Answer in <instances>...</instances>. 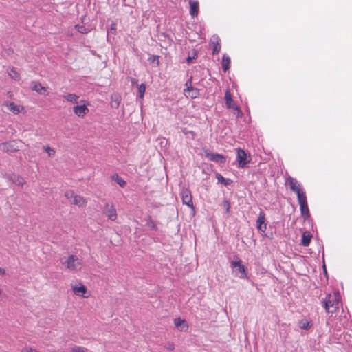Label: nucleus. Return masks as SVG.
<instances>
[{"instance_id": "obj_37", "label": "nucleus", "mask_w": 352, "mask_h": 352, "mask_svg": "<svg viewBox=\"0 0 352 352\" xmlns=\"http://www.w3.org/2000/svg\"><path fill=\"white\" fill-rule=\"evenodd\" d=\"M149 60L152 63H156L157 65H159V56H152L149 58Z\"/></svg>"}, {"instance_id": "obj_19", "label": "nucleus", "mask_w": 352, "mask_h": 352, "mask_svg": "<svg viewBox=\"0 0 352 352\" xmlns=\"http://www.w3.org/2000/svg\"><path fill=\"white\" fill-rule=\"evenodd\" d=\"M72 203L75 205H77L80 207L85 206L86 205L85 199L82 197L77 195H76V196L74 198V200H72Z\"/></svg>"}, {"instance_id": "obj_29", "label": "nucleus", "mask_w": 352, "mask_h": 352, "mask_svg": "<svg viewBox=\"0 0 352 352\" xmlns=\"http://www.w3.org/2000/svg\"><path fill=\"white\" fill-rule=\"evenodd\" d=\"M299 327L302 329L307 330L311 327V324L307 320H302L300 322Z\"/></svg>"}, {"instance_id": "obj_27", "label": "nucleus", "mask_w": 352, "mask_h": 352, "mask_svg": "<svg viewBox=\"0 0 352 352\" xmlns=\"http://www.w3.org/2000/svg\"><path fill=\"white\" fill-rule=\"evenodd\" d=\"M146 91V85L144 83H142L141 85H138V93L139 96L138 98L141 100H143L144 96Z\"/></svg>"}, {"instance_id": "obj_3", "label": "nucleus", "mask_w": 352, "mask_h": 352, "mask_svg": "<svg viewBox=\"0 0 352 352\" xmlns=\"http://www.w3.org/2000/svg\"><path fill=\"white\" fill-rule=\"evenodd\" d=\"M61 264L69 271H78L82 266V260L76 255H69L67 258H61Z\"/></svg>"}, {"instance_id": "obj_14", "label": "nucleus", "mask_w": 352, "mask_h": 352, "mask_svg": "<svg viewBox=\"0 0 352 352\" xmlns=\"http://www.w3.org/2000/svg\"><path fill=\"white\" fill-rule=\"evenodd\" d=\"M190 14L192 18L197 16L199 12V2L197 0H189Z\"/></svg>"}, {"instance_id": "obj_11", "label": "nucleus", "mask_w": 352, "mask_h": 352, "mask_svg": "<svg viewBox=\"0 0 352 352\" xmlns=\"http://www.w3.org/2000/svg\"><path fill=\"white\" fill-rule=\"evenodd\" d=\"M236 160L239 163V168H244L250 161L247 160L246 153L241 148L237 149L236 152Z\"/></svg>"}, {"instance_id": "obj_35", "label": "nucleus", "mask_w": 352, "mask_h": 352, "mask_svg": "<svg viewBox=\"0 0 352 352\" xmlns=\"http://www.w3.org/2000/svg\"><path fill=\"white\" fill-rule=\"evenodd\" d=\"M86 349L80 346H74L72 349V352H85Z\"/></svg>"}, {"instance_id": "obj_13", "label": "nucleus", "mask_w": 352, "mask_h": 352, "mask_svg": "<svg viewBox=\"0 0 352 352\" xmlns=\"http://www.w3.org/2000/svg\"><path fill=\"white\" fill-rule=\"evenodd\" d=\"M74 112L77 116L83 118L89 112V109L85 104L77 105L74 107Z\"/></svg>"}, {"instance_id": "obj_4", "label": "nucleus", "mask_w": 352, "mask_h": 352, "mask_svg": "<svg viewBox=\"0 0 352 352\" xmlns=\"http://www.w3.org/2000/svg\"><path fill=\"white\" fill-rule=\"evenodd\" d=\"M21 141L12 140L0 144V150L7 153H14L19 150Z\"/></svg>"}, {"instance_id": "obj_32", "label": "nucleus", "mask_w": 352, "mask_h": 352, "mask_svg": "<svg viewBox=\"0 0 352 352\" xmlns=\"http://www.w3.org/2000/svg\"><path fill=\"white\" fill-rule=\"evenodd\" d=\"M9 76L15 80H18L20 78L19 73L14 69H12L10 72H9Z\"/></svg>"}, {"instance_id": "obj_42", "label": "nucleus", "mask_w": 352, "mask_h": 352, "mask_svg": "<svg viewBox=\"0 0 352 352\" xmlns=\"http://www.w3.org/2000/svg\"><path fill=\"white\" fill-rule=\"evenodd\" d=\"M324 270L325 273H327L325 267H324Z\"/></svg>"}, {"instance_id": "obj_39", "label": "nucleus", "mask_w": 352, "mask_h": 352, "mask_svg": "<svg viewBox=\"0 0 352 352\" xmlns=\"http://www.w3.org/2000/svg\"><path fill=\"white\" fill-rule=\"evenodd\" d=\"M166 348L168 350H173L175 349L174 344L168 342L166 344Z\"/></svg>"}, {"instance_id": "obj_10", "label": "nucleus", "mask_w": 352, "mask_h": 352, "mask_svg": "<svg viewBox=\"0 0 352 352\" xmlns=\"http://www.w3.org/2000/svg\"><path fill=\"white\" fill-rule=\"evenodd\" d=\"M104 213L111 221L117 219V212L114 206L112 204L107 203L104 208Z\"/></svg>"}, {"instance_id": "obj_17", "label": "nucleus", "mask_w": 352, "mask_h": 352, "mask_svg": "<svg viewBox=\"0 0 352 352\" xmlns=\"http://www.w3.org/2000/svg\"><path fill=\"white\" fill-rule=\"evenodd\" d=\"M174 324L177 327H179L181 331H187L188 329V325L185 321V320L182 319L181 318H177L174 320Z\"/></svg>"}, {"instance_id": "obj_7", "label": "nucleus", "mask_w": 352, "mask_h": 352, "mask_svg": "<svg viewBox=\"0 0 352 352\" xmlns=\"http://www.w3.org/2000/svg\"><path fill=\"white\" fill-rule=\"evenodd\" d=\"M204 156L210 161L214 162L218 164H224L226 159L224 155L219 153H212L208 149L203 148Z\"/></svg>"}, {"instance_id": "obj_25", "label": "nucleus", "mask_w": 352, "mask_h": 352, "mask_svg": "<svg viewBox=\"0 0 352 352\" xmlns=\"http://www.w3.org/2000/svg\"><path fill=\"white\" fill-rule=\"evenodd\" d=\"M73 291L74 294L80 296H83V294L86 292L87 289L84 285H80V287H74Z\"/></svg>"}, {"instance_id": "obj_18", "label": "nucleus", "mask_w": 352, "mask_h": 352, "mask_svg": "<svg viewBox=\"0 0 352 352\" xmlns=\"http://www.w3.org/2000/svg\"><path fill=\"white\" fill-rule=\"evenodd\" d=\"M230 58L227 54H223L222 58V69L226 72L230 68Z\"/></svg>"}, {"instance_id": "obj_40", "label": "nucleus", "mask_w": 352, "mask_h": 352, "mask_svg": "<svg viewBox=\"0 0 352 352\" xmlns=\"http://www.w3.org/2000/svg\"><path fill=\"white\" fill-rule=\"evenodd\" d=\"M6 270L3 268L0 267V274H5Z\"/></svg>"}, {"instance_id": "obj_38", "label": "nucleus", "mask_w": 352, "mask_h": 352, "mask_svg": "<svg viewBox=\"0 0 352 352\" xmlns=\"http://www.w3.org/2000/svg\"><path fill=\"white\" fill-rule=\"evenodd\" d=\"M193 54H193V56H189L186 58V63H187L188 64L191 63V62H192V59H195V58H197V53H196L195 52Z\"/></svg>"}, {"instance_id": "obj_23", "label": "nucleus", "mask_w": 352, "mask_h": 352, "mask_svg": "<svg viewBox=\"0 0 352 352\" xmlns=\"http://www.w3.org/2000/svg\"><path fill=\"white\" fill-rule=\"evenodd\" d=\"M311 239V236L309 234L304 232L302 235L301 244L305 247H307L310 243Z\"/></svg>"}, {"instance_id": "obj_12", "label": "nucleus", "mask_w": 352, "mask_h": 352, "mask_svg": "<svg viewBox=\"0 0 352 352\" xmlns=\"http://www.w3.org/2000/svg\"><path fill=\"white\" fill-rule=\"evenodd\" d=\"M210 46L212 50V54H217L221 50V39L217 35H213L210 41Z\"/></svg>"}, {"instance_id": "obj_2", "label": "nucleus", "mask_w": 352, "mask_h": 352, "mask_svg": "<svg viewBox=\"0 0 352 352\" xmlns=\"http://www.w3.org/2000/svg\"><path fill=\"white\" fill-rule=\"evenodd\" d=\"M340 295L338 292L327 294L322 300V304L327 313L333 314L337 311L339 307Z\"/></svg>"}, {"instance_id": "obj_28", "label": "nucleus", "mask_w": 352, "mask_h": 352, "mask_svg": "<svg viewBox=\"0 0 352 352\" xmlns=\"http://www.w3.org/2000/svg\"><path fill=\"white\" fill-rule=\"evenodd\" d=\"M120 99L118 96H115L114 98L112 97L111 102V104L112 107H113L115 109H118L120 106Z\"/></svg>"}, {"instance_id": "obj_8", "label": "nucleus", "mask_w": 352, "mask_h": 352, "mask_svg": "<svg viewBox=\"0 0 352 352\" xmlns=\"http://www.w3.org/2000/svg\"><path fill=\"white\" fill-rule=\"evenodd\" d=\"M180 196L182 200L183 204H185L190 207V208L194 210V205L192 202V197L191 195V192L188 188H183L181 192Z\"/></svg>"}, {"instance_id": "obj_30", "label": "nucleus", "mask_w": 352, "mask_h": 352, "mask_svg": "<svg viewBox=\"0 0 352 352\" xmlns=\"http://www.w3.org/2000/svg\"><path fill=\"white\" fill-rule=\"evenodd\" d=\"M192 76L185 83V87L186 88L184 89V92H188L190 90H191L192 88H194L192 86Z\"/></svg>"}, {"instance_id": "obj_21", "label": "nucleus", "mask_w": 352, "mask_h": 352, "mask_svg": "<svg viewBox=\"0 0 352 352\" xmlns=\"http://www.w3.org/2000/svg\"><path fill=\"white\" fill-rule=\"evenodd\" d=\"M216 178L218 180V182L223 184L226 186L230 185L232 183L231 179L224 178L220 173L216 174Z\"/></svg>"}, {"instance_id": "obj_34", "label": "nucleus", "mask_w": 352, "mask_h": 352, "mask_svg": "<svg viewBox=\"0 0 352 352\" xmlns=\"http://www.w3.org/2000/svg\"><path fill=\"white\" fill-rule=\"evenodd\" d=\"M78 32L82 34L87 33V28L84 25H77L75 26Z\"/></svg>"}, {"instance_id": "obj_36", "label": "nucleus", "mask_w": 352, "mask_h": 352, "mask_svg": "<svg viewBox=\"0 0 352 352\" xmlns=\"http://www.w3.org/2000/svg\"><path fill=\"white\" fill-rule=\"evenodd\" d=\"M223 207L226 208V212H230V203L228 200H224L223 202Z\"/></svg>"}, {"instance_id": "obj_5", "label": "nucleus", "mask_w": 352, "mask_h": 352, "mask_svg": "<svg viewBox=\"0 0 352 352\" xmlns=\"http://www.w3.org/2000/svg\"><path fill=\"white\" fill-rule=\"evenodd\" d=\"M225 100L226 105L228 109L235 110L236 111V116L239 118L242 117L243 113L239 107L232 99V95L228 89H227L225 92Z\"/></svg>"}, {"instance_id": "obj_6", "label": "nucleus", "mask_w": 352, "mask_h": 352, "mask_svg": "<svg viewBox=\"0 0 352 352\" xmlns=\"http://www.w3.org/2000/svg\"><path fill=\"white\" fill-rule=\"evenodd\" d=\"M231 267L234 269V272L236 276L240 278H244L247 276L245 267L242 265V261L240 259L232 261L230 263Z\"/></svg>"}, {"instance_id": "obj_1", "label": "nucleus", "mask_w": 352, "mask_h": 352, "mask_svg": "<svg viewBox=\"0 0 352 352\" xmlns=\"http://www.w3.org/2000/svg\"><path fill=\"white\" fill-rule=\"evenodd\" d=\"M288 183L290 189L297 195L301 215L305 219H307L310 217V213L308 208L307 196L302 185L296 179L292 177H289Z\"/></svg>"}, {"instance_id": "obj_41", "label": "nucleus", "mask_w": 352, "mask_h": 352, "mask_svg": "<svg viewBox=\"0 0 352 352\" xmlns=\"http://www.w3.org/2000/svg\"><path fill=\"white\" fill-rule=\"evenodd\" d=\"M131 82L133 84L138 83V80L136 79H132Z\"/></svg>"}, {"instance_id": "obj_33", "label": "nucleus", "mask_w": 352, "mask_h": 352, "mask_svg": "<svg viewBox=\"0 0 352 352\" xmlns=\"http://www.w3.org/2000/svg\"><path fill=\"white\" fill-rule=\"evenodd\" d=\"M44 150L47 153L49 157H52L55 155V151L54 148H50L49 146H43Z\"/></svg>"}, {"instance_id": "obj_16", "label": "nucleus", "mask_w": 352, "mask_h": 352, "mask_svg": "<svg viewBox=\"0 0 352 352\" xmlns=\"http://www.w3.org/2000/svg\"><path fill=\"white\" fill-rule=\"evenodd\" d=\"M6 177L12 183L15 184L18 186H23L25 184V180L23 179V178H22L18 175L12 174L8 175Z\"/></svg>"}, {"instance_id": "obj_9", "label": "nucleus", "mask_w": 352, "mask_h": 352, "mask_svg": "<svg viewBox=\"0 0 352 352\" xmlns=\"http://www.w3.org/2000/svg\"><path fill=\"white\" fill-rule=\"evenodd\" d=\"M256 228L261 232H265L267 230V223L265 222V214L263 210H261L256 220Z\"/></svg>"}, {"instance_id": "obj_26", "label": "nucleus", "mask_w": 352, "mask_h": 352, "mask_svg": "<svg viewBox=\"0 0 352 352\" xmlns=\"http://www.w3.org/2000/svg\"><path fill=\"white\" fill-rule=\"evenodd\" d=\"M7 106L8 109L14 114H18L20 112V107L16 105L14 102H10Z\"/></svg>"}, {"instance_id": "obj_20", "label": "nucleus", "mask_w": 352, "mask_h": 352, "mask_svg": "<svg viewBox=\"0 0 352 352\" xmlns=\"http://www.w3.org/2000/svg\"><path fill=\"white\" fill-rule=\"evenodd\" d=\"M63 98L68 102L77 104L79 96L75 94H68L63 96Z\"/></svg>"}, {"instance_id": "obj_24", "label": "nucleus", "mask_w": 352, "mask_h": 352, "mask_svg": "<svg viewBox=\"0 0 352 352\" xmlns=\"http://www.w3.org/2000/svg\"><path fill=\"white\" fill-rule=\"evenodd\" d=\"M187 97H190L192 99H195L199 96V90L197 88H192L188 92L185 93Z\"/></svg>"}, {"instance_id": "obj_15", "label": "nucleus", "mask_w": 352, "mask_h": 352, "mask_svg": "<svg viewBox=\"0 0 352 352\" xmlns=\"http://www.w3.org/2000/svg\"><path fill=\"white\" fill-rule=\"evenodd\" d=\"M31 89L39 94L45 95L46 94V87H43L40 82L37 81H32L31 82Z\"/></svg>"}, {"instance_id": "obj_22", "label": "nucleus", "mask_w": 352, "mask_h": 352, "mask_svg": "<svg viewBox=\"0 0 352 352\" xmlns=\"http://www.w3.org/2000/svg\"><path fill=\"white\" fill-rule=\"evenodd\" d=\"M113 181L116 182L120 187L124 188L126 183V182L120 177L118 174H114L111 176Z\"/></svg>"}, {"instance_id": "obj_31", "label": "nucleus", "mask_w": 352, "mask_h": 352, "mask_svg": "<svg viewBox=\"0 0 352 352\" xmlns=\"http://www.w3.org/2000/svg\"><path fill=\"white\" fill-rule=\"evenodd\" d=\"M65 196L68 200H69V201L72 202L76 195L73 190H67L65 192Z\"/></svg>"}]
</instances>
